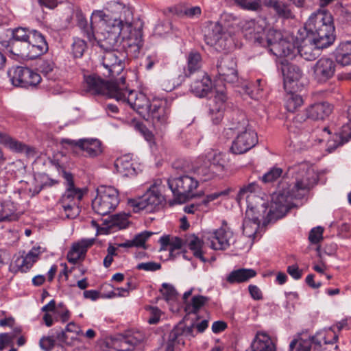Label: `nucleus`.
I'll use <instances>...</instances> for the list:
<instances>
[{
    "mask_svg": "<svg viewBox=\"0 0 351 351\" xmlns=\"http://www.w3.org/2000/svg\"><path fill=\"white\" fill-rule=\"evenodd\" d=\"M92 202V207L100 215H107L115 209L119 203L118 191L112 186H101Z\"/></svg>",
    "mask_w": 351,
    "mask_h": 351,
    "instance_id": "obj_10",
    "label": "nucleus"
},
{
    "mask_svg": "<svg viewBox=\"0 0 351 351\" xmlns=\"http://www.w3.org/2000/svg\"><path fill=\"white\" fill-rule=\"evenodd\" d=\"M0 143L6 145L10 149L22 152L24 149L25 144L12 138L8 135L0 132Z\"/></svg>",
    "mask_w": 351,
    "mask_h": 351,
    "instance_id": "obj_40",
    "label": "nucleus"
},
{
    "mask_svg": "<svg viewBox=\"0 0 351 351\" xmlns=\"http://www.w3.org/2000/svg\"><path fill=\"white\" fill-rule=\"evenodd\" d=\"M80 251L73 245L71 250L67 254V260L69 263L75 264L78 260L85 255L80 253Z\"/></svg>",
    "mask_w": 351,
    "mask_h": 351,
    "instance_id": "obj_59",
    "label": "nucleus"
},
{
    "mask_svg": "<svg viewBox=\"0 0 351 351\" xmlns=\"http://www.w3.org/2000/svg\"><path fill=\"white\" fill-rule=\"evenodd\" d=\"M219 229L214 231L210 236H204V239L210 240V247L215 250H225L233 241V232L227 227L226 221Z\"/></svg>",
    "mask_w": 351,
    "mask_h": 351,
    "instance_id": "obj_18",
    "label": "nucleus"
},
{
    "mask_svg": "<svg viewBox=\"0 0 351 351\" xmlns=\"http://www.w3.org/2000/svg\"><path fill=\"white\" fill-rule=\"evenodd\" d=\"M171 29V24L169 21H160L155 27L154 34L158 36H163Z\"/></svg>",
    "mask_w": 351,
    "mask_h": 351,
    "instance_id": "obj_51",
    "label": "nucleus"
},
{
    "mask_svg": "<svg viewBox=\"0 0 351 351\" xmlns=\"http://www.w3.org/2000/svg\"><path fill=\"white\" fill-rule=\"evenodd\" d=\"M152 232H143L135 236L132 239L135 247H142L147 239L152 234Z\"/></svg>",
    "mask_w": 351,
    "mask_h": 351,
    "instance_id": "obj_60",
    "label": "nucleus"
},
{
    "mask_svg": "<svg viewBox=\"0 0 351 351\" xmlns=\"http://www.w3.org/2000/svg\"><path fill=\"white\" fill-rule=\"evenodd\" d=\"M309 118L307 114V109L305 112L297 114L293 119V122L290 125L291 128H304L306 124V119Z\"/></svg>",
    "mask_w": 351,
    "mask_h": 351,
    "instance_id": "obj_50",
    "label": "nucleus"
},
{
    "mask_svg": "<svg viewBox=\"0 0 351 351\" xmlns=\"http://www.w3.org/2000/svg\"><path fill=\"white\" fill-rule=\"evenodd\" d=\"M267 211V204L260 197L247 196V208L243 223V232L248 237L254 236Z\"/></svg>",
    "mask_w": 351,
    "mask_h": 351,
    "instance_id": "obj_7",
    "label": "nucleus"
},
{
    "mask_svg": "<svg viewBox=\"0 0 351 351\" xmlns=\"http://www.w3.org/2000/svg\"><path fill=\"white\" fill-rule=\"evenodd\" d=\"M66 181V189L59 200L67 219H73L78 217L81 212L80 202L84 196V191L74 185L73 178L71 173L63 171Z\"/></svg>",
    "mask_w": 351,
    "mask_h": 351,
    "instance_id": "obj_6",
    "label": "nucleus"
},
{
    "mask_svg": "<svg viewBox=\"0 0 351 351\" xmlns=\"http://www.w3.org/2000/svg\"><path fill=\"white\" fill-rule=\"evenodd\" d=\"M188 243L190 250L193 252V255L196 258L200 259L203 263H206V259L203 256L202 251L203 241H201L197 237L193 235L189 239Z\"/></svg>",
    "mask_w": 351,
    "mask_h": 351,
    "instance_id": "obj_38",
    "label": "nucleus"
},
{
    "mask_svg": "<svg viewBox=\"0 0 351 351\" xmlns=\"http://www.w3.org/2000/svg\"><path fill=\"white\" fill-rule=\"evenodd\" d=\"M56 302L54 300H51L47 304L42 307L41 310L43 312H45L43 315V320L47 326L50 327L53 325V319L52 315L50 314L51 311H56Z\"/></svg>",
    "mask_w": 351,
    "mask_h": 351,
    "instance_id": "obj_43",
    "label": "nucleus"
},
{
    "mask_svg": "<svg viewBox=\"0 0 351 351\" xmlns=\"http://www.w3.org/2000/svg\"><path fill=\"white\" fill-rule=\"evenodd\" d=\"M160 292L165 298L166 300H173L176 299L178 293L173 286L168 283H163Z\"/></svg>",
    "mask_w": 351,
    "mask_h": 351,
    "instance_id": "obj_49",
    "label": "nucleus"
},
{
    "mask_svg": "<svg viewBox=\"0 0 351 351\" xmlns=\"http://www.w3.org/2000/svg\"><path fill=\"white\" fill-rule=\"evenodd\" d=\"M303 103L302 97L298 94L291 92L286 95L285 107L289 112H294Z\"/></svg>",
    "mask_w": 351,
    "mask_h": 351,
    "instance_id": "obj_37",
    "label": "nucleus"
},
{
    "mask_svg": "<svg viewBox=\"0 0 351 351\" xmlns=\"http://www.w3.org/2000/svg\"><path fill=\"white\" fill-rule=\"evenodd\" d=\"M54 64L49 60L42 61L38 66L40 73L49 80H55L53 73Z\"/></svg>",
    "mask_w": 351,
    "mask_h": 351,
    "instance_id": "obj_44",
    "label": "nucleus"
},
{
    "mask_svg": "<svg viewBox=\"0 0 351 351\" xmlns=\"http://www.w3.org/2000/svg\"><path fill=\"white\" fill-rule=\"evenodd\" d=\"M41 349L45 351H50L55 346V341L52 337H43L39 342Z\"/></svg>",
    "mask_w": 351,
    "mask_h": 351,
    "instance_id": "obj_62",
    "label": "nucleus"
},
{
    "mask_svg": "<svg viewBox=\"0 0 351 351\" xmlns=\"http://www.w3.org/2000/svg\"><path fill=\"white\" fill-rule=\"evenodd\" d=\"M86 90L94 95H104L115 99L121 86L120 79L105 81L96 75L84 76Z\"/></svg>",
    "mask_w": 351,
    "mask_h": 351,
    "instance_id": "obj_13",
    "label": "nucleus"
},
{
    "mask_svg": "<svg viewBox=\"0 0 351 351\" xmlns=\"http://www.w3.org/2000/svg\"><path fill=\"white\" fill-rule=\"evenodd\" d=\"M173 167L181 171V174L178 176L171 177L167 180L169 188L173 195V202L177 204H183L193 197H200L201 193H193L198 186L196 178L189 175L185 167L180 166L178 162L174 163Z\"/></svg>",
    "mask_w": 351,
    "mask_h": 351,
    "instance_id": "obj_5",
    "label": "nucleus"
},
{
    "mask_svg": "<svg viewBox=\"0 0 351 351\" xmlns=\"http://www.w3.org/2000/svg\"><path fill=\"white\" fill-rule=\"evenodd\" d=\"M267 44H278L284 40L282 32L275 29H269L266 35Z\"/></svg>",
    "mask_w": 351,
    "mask_h": 351,
    "instance_id": "obj_47",
    "label": "nucleus"
},
{
    "mask_svg": "<svg viewBox=\"0 0 351 351\" xmlns=\"http://www.w3.org/2000/svg\"><path fill=\"white\" fill-rule=\"evenodd\" d=\"M328 45H267V50L277 58L292 60L297 54L308 61L315 60Z\"/></svg>",
    "mask_w": 351,
    "mask_h": 351,
    "instance_id": "obj_8",
    "label": "nucleus"
},
{
    "mask_svg": "<svg viewBox=\"0 0 351 351\" xmlns=\"http://www.w3.org/2000/svg\"><path fill=\"white\" fill-rule=\"evenodd\" d=\"M95 243V239H84L73 245L80 251V254H86L88 247Z\"/></svg>",
    "mask_w": 351,
    "mask_h": 351,
    "instance_id": "obj_57",
    "label": "nucleus"
},
{
    "mask_svg": "<svg viewBox=\"0 0 351 351\" xmlns=\"http://www.w3.org/2000/svg\"><path fill=\"white\" fill-rule=\"evenodd\" d=\"M104 50L102 64L108 70L107 76L114 78L123 71L124 68L123 61L125 56L123 52L118 50L109 48H104Z\"/></svg>",
    "mask_w": 351,
    "mask_h": 351,
    "instance_id": "obj_15",
    "label": "nucleus"
},
{
    "mask_svg": "<svg viewBox=\"0 0 351 351\" xmlns=\"http://www.w3.org/2000/svg\"><path fill=\"white\" fill-rule=\"evenodd\" d=\"M208 298L203 295L193 296L192 298L191 313L197 314L199 308L207 302Z\"/></svg>",
    "mask_w": 351,
    "mask_h": 351,
    "instance_id": "obj_55",
    "label": "nucleus"
},
{
    "mask_svg": "<svg viewBox=\"0 0 351 351\" xmlns=\"http://www.w3.org/2000/svg\"><path fill=\"white\" fill-rule=\"evenodd\" d=\"M283 170L280 167H273L260 178L261 180L265 184L272 183L278 178H282Z\"/></svg>",
    "mask_w": 351,
    "mask_h": 351,
    "instance_id": "obj_41",
    "label": "nucleus"
},
{
    "mask_svg": "<svg viewBox=\"0 0 351 351\" xmlns=\"http://www.w3.org/2000/svg\"><path fill=\"white\" fill-rule=\"evenodd\" d=\"M121 84L115 99L123 104H128L134 110L139 114L143 119L147 118L149 109L152 104L149 99L142 93L134 90H129L125 88V77H120Z\"/></svg>",
    "mask_w": 351,
    "mask_h": 351,
    "instance_id": "obj_9",
    "label": "nucleus"
},
{
    "mask_svg": "<svg viewBox=\"0 0 351 351\" xmlns=\"http://www.w3.org/2000/svg\"><path fill=\"white\" fill-rule=\"evenodd\" d=\"M11 36V40L15 42L29 43L31 44L29 32L25 28L17 27L7 30Z\"/></svg>",
    "mask_w": 351,
    "mask_h": 351,
    "instance_id": "obj_36",
    "label": "nucleus"
},
{
    "mask_svg": "<svg viewBox=\"0 0 351 351\" xmlns=\"http://www.w3.org/2000/svg\"><path fill=\"white\" fill-rule=\"evenodd\" d=\"M250 348L252 351H276L271 337L265 332L258 331L253 339Z\"/></svg>",
    "mask_w": 351,
    "mask_h": 351,
    "instance_id": "obj_24",
    "label": "nucleus"
},
{
    "mask_svg": "<svg viewBox=\"0 0 351 351\" xmlns=\"http://www.w3.org/2000/svg\"><path fill=\"white\" fill-rule=\"evenodd\" d=\"M332 106L326 101H321L311 105L307 108V114L313 120H323L332 112Z\"/></svg>",
    "mask_w": 351,
    "mask_h": 351,
    "instance_id": "obj_25",
    "label": "nucleus"
},
{
    "mask_svg": "<svg viewBox=\"0 0 351 351\" xmlns=\"http://www.w3.org/2000/svg\"><path fill=\"white\" fill-rule=\"evenodd\" d=\"M242 8L249 10H258L260 9V0H235Z\"/></svg>",
    "mask_w": 351,
    "mask_h": 351,
    "instance_id": "obj_56",
    "label": "nucleus"
},
{
    "mask_svg": "<svg viewBox=\"0 0 351 351\" xmlns=\"http://www.w3.org/2000/svg\"><path fill=\"white\" fill-rule=\"evenodd\" d=\"M324 228L321 226L313 228L309 232L308 239L312 243L317 244L323 239Z\"/></svg>",
    "mask_w": 351,
    "mask_h": 351,
    "instance_id": "obj_52",
    "label": "nucleus"
},
{
    "mask_svg": "<svg viewBox=\"0 0 351 351\" xmlns=\"http://www.w3.org/2000/svg\"><path fill=\"white\" fill-rule=\"evenodd\" d=\"M127 340L124 335H120L119 337L114 340L113 345L119 351H129L133 346L130 345L129 342H127Z\"/></svg>",
    "mask_w": 351,
    "mask_h": 351,
    "instance_id": "obj_48",
    "label": "nucleus"
},
{
    "mask_svg": "<svg viewBox=\"0 0 351 351\" xmlns=\"http://www.w3.org/2000/svg\"><path fill=\"white\" fill-rule=\"evenodd\" d=\"M230 189H226L218 193H214L210 195H206L204 199L200 202L201 204L207 205L209 202L217 199L221 195H227L229 193Z\"/></svg>",
    "mask_w": 351,
    "mask_h": 351,
    "instance_id": "obj_63",
    "label": "nucleus"
},
{
    "mask_svg": "<svg viewBox=\"0 0 351 351\" xmlns=\"http://www.w3.org/2000/svg\"><path fill=\"white\" fill-rule=\"evenodd\" d=\"M194 324L186 326L183 322H179L169 335L165 351H179L176 346L180 344L184 345V337L190 339L195 336L194 334Z\"/></svg>",
    "mask_w": 351,
    "mask_h": 351,
    "instance_id": "obj_16",
    "label": "nucleus"
},
{
    "mask_svg": "<svg viewBox=\"0 0 351 351\" xmlns=\"http://www.w3.org/2000/svg\"><path fill=\"white\" fill-rule=\"evenodd\" d=\"M114 165L116 171L123 176H134L138 173L136 164L132 161L131 157L128 155L117 158Z\"/></svg>",
    "mask_w": 351,
    "mask_h": 351,
    "instance_id": "obj_26",
    "label": "nucleus"
},
{
    "mask_svg": "<svg viewBox=\"0 0 351 351\" xmlns=\"http://www.w3.org/2000/svg\"><path fill=\"white\" fill-rule=\"evenodd\" d=\"M48 46L49 45H27L28 52L21 53V56L30 60L35 59L47 52L49 50Z\"/></svg>",
    "mask_w": 351,
    "mask_h": 351,
    "instance_id": "obj_39",
    "label": "nucleus"
},
{
    "mask_svg": "<svg viewBox=\"0 0 351 351\" xmlns=\"http://www.w3.org/2000/svg\"><path fill=\"white\" fill-rule=\"evenodd\" d=\"M164 201L165 198L158 189L156 186H152L141 197L130 199L129 204L135 213L141 210H145L147 213H152L158 210Z\"/></svg>",
    "mask_w": 351,
    "mask_h": 351,
    "instance_id": "obj_12",
    "label": "nucleus"
},
{
    "mask_svg": "<svg viewBox=\"0 0 351 351\" xmlns=\"http://www.w3.org/2000/svg\"><path fill=\"white\" fill-rule=\"evenodd\" d=\"M335 67L336 64L331 59L322 58L313 66L315 77L318 82H326L334 75Z\"/></svg>",
    "mask_w": 351,
    "mask_h": 351,
    "instance_id": "obj_20",
    "label": "nucleus"
},
{
    "mask_svg": "<svg viewBox=\"0 0 351 351\" xmlns=\"http://www.w3.org/2000/svg\"><path fill=\"white\" fill-rule=\"evenodd\" d=\"M16 207L12 202H5L0 210V221H12L17 219Z\"/></svg>",
    "mask_w": 351,
    "mask_h": 351,
    "instance_id": "obj_34",
    "label": "nucleus"
},
{
    "mask_svg": "<svg viewBox=\"0 0 351 351\" xmlns=\"http://www.w3.org/2000/svg\"><path fill=\"white\" fill-rule=\"evenodd\" d=\"M313 170L306 164H300L288 169L281 179L277 191L272 194L271 212L285 215L291 207L293 199L300 198L315 182Z\"/></svg>",
    "mask_w": 351,
    "mask_h": 351,
    "instance_id": "obj_2",
    "label": "nucleus"
},
{
    "mask_svg": "<svg viewBox=\"0 0 351 351\" xmlns=\"http://www.w3.org/2000/svg\"><path fill=\"white\" fill-rule=\"evenodd\" d=\"M312 342L307 336L299 334L289 344V351H311Z\"/></svg>",
    "mask_w": 351,
    "mask_h": 351,
    "instance_id": "obj_31",
    "label": "nucleus"
},
{
    "mask_svg": "<svg viewBox=\"0 0 351 351\" xmlns=\"http://www.w3.org/2000/svg\"><path fill=\"white\" fill-rule=\"evenodd\" d=\"M60 143L70 147H79L86 152V156L90 158L96 157L102 153L101 143L97 138H80L79 140L62 138Z\"/></svg>",
    "mask_w": 351,
    "mask_h": 351,
    "instance_id": "obj_17",
    "label": "nucleus"
},
{
    "mask_svg": "<svg viewBox=\"0 0 351 351\" xmlns=\"http://www.w3.org/2000/svg\"><path fill=\"white\" fill-rule=\"evenodd\" d=\"M124 335L133 347L142 343L145 339V334L140 330H129Z\"/></svg>",
    "mask_w": 351,
    "mask_h": 351,
    "instance_id": "obj_42",
    "label": "nucleus"
},
{
    "mask_svg": "<svg viewBox=\"0 0 351 351\" xmlns=\"http://www.w3.org/2000/svg\"><path fill=\"white\" fill-rule=\"evenodd\" d=\"M135 129L139 132L147 141H150L152 138V132L147 128L142 123L137 122L135 125Z\"/></svg>",
    "mask_w": 351,
    "mask_h": 351,
    "instance_id": "obj_64",
    "label": "nucleus"
},
{
    "mask_svg": "<svg viewBox=\"0 0 351 351\" xmlns=\"http://www.w3.org/2000/svg\"><path fill=\"white\" fill-rule=\"evenodd\" d=\"M129 215L126 213H119L108 216L104 220V224L108 228H118L119 229L125 228L128 223Z\"/></svg>",
    "mask_w": 351,
    "mask_h": 351,
    "instance_id": "obj_30",
    "label": "nucleus"
},
{
    "mask_svg": "<svg viewBox=\"0 0 351 351\" xmlns=\"http://www.w3.org/2000/svg\"><path fill=\"white\" fill-rule=\"evenodd\" d=\"M237 63L230 56L226 55L217 62V68L218 74L223 81L228 83H234L238 79Z\"/></svg>",
    "mask_w": 351,
    "mask_h": 351,
    "instance_id": "obj_19",
    "label": "nucleus"
},
{
    "mask_svg": "<svg viewBox=\"0 0 351 351\" xmlns=\"http://www.w3.org/2000/svg\"><path fill=\"white\" fill-rule=\"evenodd\" d=\"M258 185L256 182H252L248 184L247 185L243 186L240 189L238 193L237 200L238 202H240L242 199L245 197L246 201L247 202V196L254 195V194L252 193L256 191ZM254 196L256 195H254Z\"/></svg>",
    "mask_w": 351,
    "mask_h": 351,
    "instance_id": "obj_45",
    "label": "nucleus"
},
{
    "mask_svg": "<svg viewBox=\"0 0 351 351\" xmlns=\"http://www.w3.org/2000/svg\"><path fill=\"white\" fill-rule=\"evenodd\" d=\"M77 25L82 29L87 42L96 41L97 44L106 41L107 44L128 42L129 44H139L143 41L142 25L134 27L128 20L112 19L101 10H95L92 14L91 26L81 11L76 13Z\"/></svg>",
    "mask_w": 351,
    "mask_h": 351,
    "instance_id": "obj_1",
    "label": "nucleus"
},
{
    "mask_svg": "<svg viewBox=\"0 0 351 351\" xmlns=\"http://www.w3.org/2000/svg\"><path fill=\"white\" fill-rule=\"evenodd\" d=\"M332 15L325 10L313 12L303 28L300 29L293 44H332L335 39Z\"/></svg>",
    "mask_w": 351,
    "mask_h": 351,
    "instance_id": "obj_3",
    "label": "nucleus"
},
{
    "mask_svg": "<svg viewBox=\"0 0 351 351\" xmlns=\"http://www.w3.org/2000/svg\"><path fill=\"white\" fill-rule=\"evenodd\" d=\"M282 60V72L284 76V86L287 89V86L291 87V84L298 82L302 77V71L300 68L295 64H289L287 60L289 59Z\"/></svg>",
    "mask_w": 351,
    "mask_h": 351,
    "instance_id": "obj_23",
    "label": "nucleus"
},
{
    "mask_svg": "<svg viewBox=\"0 0 351 351\" xmlns=\"http://www.w3.org/2000/svg\"><path fill=\"white\" fill-rule=\"evenodd\" d=\"M204 37L206 44H217L234 40L233 27L223 25L219 22L208 21L204 27Z\"/></svg>",
    "mask_w": 351,
    "mask_h": 351,
    "instance_id": "obj_14",
    "label": "nucleus"
},
{
    "mask_svg": "<svg viewBox=\"0 0 351 351\" xmlns=\"http://www.w3.org/2000/svg\"><path fill=\"white\" fill-rule=\"evenodd\" d=\"M264 4L266 7L272 8L276 14L285 19H293V14L289 5L280 0H265Z\"/></svg>",
    "mask_w": 351,
    "mask_h": 351,
    "instance_id": "obj_27",
    "label": "nucleus"
},
{
    "mask_svg": "<svg viewBox=\"0 0 351 351\" xmlns=\"http://www.w3.org/2000/svg\"><path fill=\"white\" fill-rule=\"evenodd\" d=\"M193 171L202 181H207L214 176V171L211 169L209 161H204L202 165L193 167Z\"/></svg>",
    "mask_w": 351,
    "mask_h": 351,
    "instance_id": "obj_35",
    "label": "nucleus"
},
{
    "mask_svg": "<svg viewBox=\"0 0 351 351\" xmlns=\"http://www.w3.org/2000/svg\"><path fill=\"white\" fill-rule=\"evenodd\" d=\"M227 97L223 90H215L213 104L210 106H215L219 108L225 109Z\"/></svg>",
    "mask_w": 351,
    "mask_h": 351,
    "instance_id": "obj_46",
    "label": "nucleus"
},
{
    "mask_svg": "<svg viewBox=\"0 0 351 351\" xmlns=\"http://www.w3.org/2000/svg\"><path fill=\"white\" fill-rule=\"evenodd\" d=\"M224 109L210 106L209 114L214 124H219L223 119Z\"/></svg>",
    "mask_w": 351,
    "mask_h": 351,
    "instance_id": "obj_54",
    "label": "nucleus"
},
{
    "mask_svg": "<svg viewBox=\"0 0 351 351\" xmlns=\"http://www.w3.org/2000/svg\"><path fill=\"white\" fill-rule=\"evenodd\" d=\"M211 169H215L217 171H223L224 169V160L222 158L220 153L215 154L211 162L209 161Z\"/></svg>",
    "mask_w": 351,
    "mask_h": 351,
    "instance_id": "obj_58",
    "label": "nucleus"
},
{
    "mask_svg": "<svg viewBox=\"0 0 351 351\" xmlns=\"http://www.w3.org/2000/svg\"><path fill=\"white\" fill-rule=\"evenodd\" d=\"M187 69L185 70V75L191 77L193 74L198 75L199 72H203L200 70L202 66V57L199 53L191 51L189 53L187 58Z\"/></svg>",
    "mask_w": 351,
    "mask_h": 351,
    "instance_id": "obj_29",
    "label": "nucleus"
},
{
    "mask_svg": "<svg viewBox=\"0 0 351 351\" xmlns=\"http://www.w3.org/2000/svg\"><path fill=\"white\" fill-rule=\"evenodd\" d=\"M256 272L252 269H239L234 270L228 276L226 280L230 284L241 283L256 276Z\"/></svg>",
    "mask_w": 351,
    "mask_h": 351,
    "instance_id": "obj_28",
    "label": "nucleus"
},
{
    "mask_svg": "<svg viewBox=\"0 0 351 351\" xmlns=\"http://www.w3.org/2000/svg\"><path fill=\"white\" fill-rule=\"evenodd\" d=\"M191 91L197 97H204L213 92L210 78L205 72H199L191 84Z\"/></svg>",
    "mask_w": 351,
    "mask_h": 351,
    "instance_id": "obj_22",
    "label": "nucleus"
},
{
    "mask_svg": "<svg viewBox=\"0 0 351 351\" xmlns=\"http://www.w3.org/2000/svg\"><path fill=\"white\" fill-rule=\"evenodd\" d=\"M7 75L11 84L16 87H35L41 81L40 75L27 66H12L8 69Z\"/></svg>",
    "mask_w": 351,
    "mask_h": 351,
    "instance_id": "obj_11",
    "label": "nucleus"
},
{
    "mask_svg": "<svg viewBox=\"0 0 351 351\" xmlns=\"http://www.w3.org/2000/svg\"><path fill=\"white\" fill-rule=\"evenodd\" d=\"M226 132L227 134L229 132L237 133V136L230 147L233 154H244L254 147L258 143L257 134L250 125L248 120L245 119L243 114H237V117H232L230 128L226 130Z\"/></svg>",
    "mask_w": 351,
    "mask_h": 351,
    "instance_id": "obj_4",
    "label": "nucleus"
},
{
    "mask_svg": "<svg viewBox=\"0 0 351 351\" xmlns=\"http://www.w3.org/2000/svg\"><path fill=\"white\" fill-rule=\"evenodd\" d=\"M336 61L342 66L351 64V45H339L334 52Z\"/></svg>",
    "mask_w": 351,
    "mask_h": 351,
    "instance_id": "obj_32",
    "label": "nucleus"
},
{
    "mask_svg": "<svg viewBox=\"0 0 351 351\" xmlns=\"http://www.w3.org/2000/svg\"><path fill=\"white\" fill-rule=\"evenodd\" d=\"M149 115L146 120L151 119L154 125H163L167 121L170 110L167 101H160L154 102L149 109Z\"/></svg>",
    "mask_w": 351,
    "mask_h": 351,
    "instance_id": "obj_21",
    "label": "nucleus"
},
{
    "mask_svg": "<svg viewBox=\"0 0 351 351\" xmlns=\"http://www.w3.org/2000/svg\"><path fill=\"white\" fill-rule=\"evenodd\" d=\"M41 247H33L27 255L23 258L20 267L23 271L26 272L29 270L34 263L37 261L39 254L41 253Z\"/></svg>",
    "mask_w": 351,
    "mask_h": 351,
    "instance_id": "obj_33",
    "label": "nucleus"
},
{
    "mask_svg": "<svg viewBox=\"0 0 351 351\" xmlns=\"http://www.w3.org/2000/svg\"><path fill=\"white\" fill-rule=\"evenodd\" d=\"M348 114L349 117V122L342 128L341 137L342 143H341V144L348 142L351 138V107L348 110Z\"/></svg>",
    "mask_w": 351,
    "mask_h": 351,
    "instance_id": "obj_53",
    "label": "nucleus"
},
{
    "mask_svg": "<svg viewBox=\"0 0 351 351\" xmlns=\"http://www.w3.org/2000/svg\"><path fill=\"white\" fill-rule=\"evenodd\" d=\"M161 265L155 262L141 263L137 265L136 269L139 270L154 271L160 269Z\"/></svg>",
    "mask_w": 351,
    "mask_h": 351,
    "instance_id": "obj_61",
    "label": "nucleus"
}]
</instances>
